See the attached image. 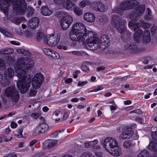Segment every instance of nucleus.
Listing matches in <instances>:
<instances>
[{
  "instance_id": "obj_1",
  "label": "nucleus",
  "mask_w": 157,
  "mask_h": 157,
  "mask_svg": "<svg viewBox=\"0 0 157 157\" xmlns=\"http://www.w3.org/2000/svg\"><path fill=\"white\" fill-rule=\"evenodd\" d=\"M33 60L28 58L21 57L17 60L14 69L17 71L19 80L17 83V88L21 93H25L29 90L31 83L29 75L25 70L29 69L33 66Z\"/></svg>"
},
{
  "instance_id": "obj_2",
  "label": "nucleus",
  "mask_w": 157,
  "mask_h": 157,
  "mask_svg": "<svg viewBox=\"0 0 157 157\" xmlns=\"http://www.w3.org/2000/svg\"><path fill=\"white\" fill-rule=\"evenodd\" d=\"M139 2L136 0H126L121 2L118 7L114 8L113 10V13L120 14L121 11H124L131 9L137 6L129 14V18L132 20L128 22V25L134 31L136 30L139 26L138 22H135L133 20H136L137 18L141 15L145 11V6L144 5H138Z\"/></svg>"
},
{
  "instance_id": "obj_3",
  "label": "nucleus",
  "mask_w": 157,
  "mask_h": 157,
  "mask_svg": "<svg viewBox=\"0 0 157 157\" xmlns=\"http://www.w3.org/2000/svg\"><path fill=\"white\" fill-rule=\"evenodd\" d=\"M10 3L13 5V10L17 14H23L27 8L25 0H0V9L6 16L8 15Z\"/></svg>"
},
{
  "instance_id": "obj_4",
  "label": "nucleus",
  "mask_w": 157,
  "mask_h": 157,
  "mask_svg": "<svg viewBox=\"0 0 157 157\" xmlns=\"http://www.w3.org/2000/svg\"><path fill=\"white\" fill-rule=\"evenodd\" d=\"M109 41L108 36L103 35L100 39L96 36H93L83 41V43L89 50H95L97 49L101 44L104 45L105 47L108 46Z\"/></svg>"
},
{
  "instance_id": "obj_5",
  "label": "nucleus",
  "mask_w": 157,
  "mask_h": 157,
  "mask_svg": "<svg viewBox=\"0 0 157 157\" xmlns=\"http://www.w3.org/2000/svg\"><path fill=\"white\" fill-rule=\"evenodd\" d=\"M86 29L84 25L81 23L74 24L70 32V37L74 41H83L87 37Z\"/></svg>"
},
{
  "instance_id": "obj_6",
  "label": "nucleus",
  "mask_w": 157,
  "mask_h": 157,
  "mask_svg": "<svg viewBox=\"0 0 157 157\" xmlns=\"http://www.w3.org/2000/svg\"><path fill=\"white\" fill-rule=\"evenodd\" d=\"M103 146L107 151L114 156L118 157L121 154L117 142L114 139L106 138L104 141Z\"/></svg>"
},
{
  "instance_id": "obj_7",
  "label": "nucleus",
  "mask_w": 157,
  "mask_h": 157,
  "mask_svg": "<svg viewBox=\"0 0 157 157\" xmlns=\"http://www.w3.org/2000/svg\"><path fill=\"white\" fill-rule=\"evenodd\" d=\"M60 38V35L57 34L56 35H49V36H43L42 33L38 32L36 36V39L37 41L41 40L44 41V43L47 44L50 46H54L58 43Z\"/></svg>"
},
{
  "instance_id": "obj_8",
  "label": "nucleus",
  "mask_w": 157,
  "mask_h": 157,
  "mask_svg": "<svg viewBox=\"0 0 157 157\" xmlns=\"http://www.w3.org/2000/svg\"><path fill=\"white\" fill-rule=\"evenodd\" d=\"M127 22L117 15L114 14L112 17L111 25L120 33H123L126 29Z\"/></svg>"
},
{
  "instance_id": "obj_9",
  "label": "nucleus",
  "mask_w": 157,
  "mask_h": 157,
  "mask_svg": "<svg viewBox=\"0 0 157 157\" xmlns=\"http://www.w3.org/2000/svg\"><path fill=\"white\" fill-rule=\"evenodd\" d=\"M42 120L41 122L35 127L32 131V135L33 136H36L41 134H44L46 132L48 129V125L45 123L44 119L42 117L40 118Z\"/></svg>"
},
{
  "instance_id": "obj_10",
  "label": "nucleus",
  "mask_w": 157,
  "mask_h": 157,
  "mask_svg": "<svg viewBox=\"0 0 157 157\" xmlns=\"http://www.w3.org/2000/svg\"><path fill=\"white\" fill-rule=\"evenodd\" d=\"M6 96L10 97L13 101L17 102L19 98L18 92L15 87L11 86L7 88L5 90Z\"/></svg>"
},
{
  "instance_id": "obj_11",
  "label": "nucleus",
  "mask_w": 157,
  "mask_h": 157,
  "mask_svg": "<svg viewBox=\"0 0 157 157\" xmlns=\"http://www.w3.org/2000/svg\"><path fill=\"white\" fill-rule=\"evenodd\" d=\"M44 79V75L41 73H37L33 79L32 85L34 89H38L40 87Z\"/></svg>"
},
{
  "instance_id": "obj_12",
  "label": "nucleus",
  "mask_w": 157,
  "mask_h": 157,
  "mask_svg": "<svg viewBox=\"0 0 157 157\" xmlns=\"http://www.w3.org/2000/svg\"><path fill=\"white\" fill-rule=\"evenodd\" d=\"M124 49L132 53H136L138 51V45L134 42H131L130 41H128L124 45Z\"/></svg>"
},
{
  "instance_id": "obj_13",
  "label": "nucleus",
  "mask_w": 157,
  "mask_h": 157,
  "mask_svg": "<svg viewBox=\"0 0 157 157\" xmlns=\"http://www.w3.org/2000/svg\"><path fill=\"white\" fill-rule=\"evenodd\" d=\"M91 6L96 11L104 12L107 9L106 6L100 2L96 1L91 3Z\"/></svg>"
},
{
  "instance_id": "obj_14",
  "label": "nucleus",
  "mask_w": 157,
  "mask_h": 157,
  "mask_svg": "<svg viewBox=\"0 0 157 157\" xmlns=\"http://www.w3.org/2000/svg\"><path fill=\"white\" fill-rule=\"evenodd\" d=\"M134 134L133 132L131 129L129 130L128 128L124 131L120 135L119 139L121 140H124L130 138Z\"/></svg>"
},
{
  "instance_id": "obj_15",
  "label": "nucleus",
  "mask_w": 157,
  "mask_h": 157,
  "mask_svg": "<svg viewBox=\"0 0 157 157\" xmlns=\"http://www.w3.org/2000/svg\"><path fill=\"white\" fill-rule=\"evenodd\" d=\"M39 20L37 17H33L27 23L28 26L31 29L35 28L38 25Z\"/></svg>"
},
{
  "instance_id": "obj_16",
  "label": "nucleus",
  "mask_w": 157,
  "mask_h": 157,
  "mask_svg": "<svg viewBox=\"0 0 157 157\" xmlns=\"http://www.w3.org/2000/svg\"><path fill=\"white\" fill-rule=\"evenodd\" d=\"M71 0H63V5L64 7L67 10H71L74 7H75V4L72 2Z\"/></svg>"
},
{
  "instance_id": "obj_17",
  "label": "nucleus",
  "mask_w": 157,
  "mask_h": 157,
  "mask_svg": "<svg viewBox=\"0 0 157 157\" xmlns=\"http://www.w3.org/2000/svg\"><path fill=\"white\" fill-rule=\"evenodd\" d=\"M143 33V31L141 29H138L135 31L133 36L134 40L137 43H140Z\"/></svg>"
},
{
  "instance_id": "obj_18",
  "label": "nucleus",
  "mask_w": 157,
  "mask_h": 157,
  "mask_svg": "<svg viewBox=\"0 0 157 157\" xmlns=\"http://www.w3.org/2000/svg\"><path fill=\"white\" fill-rule=\"evenodd\" d=\"M121 38L122 40L124 42H126L128 41H130V37L131 36V33L128 30H126V29L125 30L124 32L121 33Z\"/></svg>"
},
{
  "instance_id": "obj_19",
  "label": "nucleus",
  "mask_w": 157,
  "mask_h": 157,
  "mask_svg": "<svg viewBox=\"0 0 157 157\" xmlns=\"http://www.w3.org/2000/svg\"><path fill=\"white\" fill-rule=\"evenodd\" d=\"M84 18L87 21L93 22L95 20V17L93 13H87L84 14Z\"/></svg>"
},
{
  "instance_id": "obj_20",
  "label": "nucleus",
  "mask_w": 157,
  "mask_h": 157,
  "mask_svg": "<svg viewBox=\"0 0 157 157\" xmlns=\"http://www.w3.org/2000/svg\"><path fill=\"white\" fill-rule=\"evenodd\" d=\"M41 13L45 16H50L53 13V12L50 10L47 6H44L41 8Z\"/></svg>"
},
{
  "instance_id": "obj_21",
  "label": "nucleus",
  "mask_w": 157,
  "mask_h": 157,
  "mask_svg": "<svg viewBox=\"0 0 157 157\" xmlns=\"http://www.w3.org/2000/svg\"><path fill=\"white\" fill-rule=\"evenodd\" d=\"M10 19L13 23L17 25H19L23 21H26L25 18L23 17H10Z\"/></svg>"
},
{
  "instance_id": "obj_22",
  "label": "nucleus",
  "mask_w": 157,
  "mask_h": 157,
  "mask_svg": "<svg viewBox=\"0 0 157 157\" xmlns=\"http://www.w3.org/2000/svg\"><path fill=\"white\" fill-rule=\"evenodd\" d=\"M143 41L144 42L148 43L151 40L150 33L147 30H145L143 36Z\"/></svg>"
},
{
  "instance_id": "obj_23",
  "label": "nucleus",
  "mask_w": 157,
  "mask_h": 157,
  "mask_svg": "<svg viewBox=\"0 0 157 157\" xmlns=\"http://www.w3.org/2000/svg\"><path fill=\"white\" fill-rule=\"evenodd\" d=\"M14 71L13 68H9L4 71V76L6 77L11 78L14 75Z\"/></svg>"
},
{
  "instance_id": "obj_24",
  "label": "nucleus",
  "mask_w": 157,
  "mask_h": 157,
  "mask_svg": "<svg viewBox=\"0 0 157 157\" xmlns=\"http://www.w3.org/2000/svg\"><path fill=\"white\" fill-rule=\"evenodd\" d=\"M57 143V142L56 140H49L45 142V145L47 146L49 149L56 145Z\"/></svg>"
},
{
  "instance_id": "obj_25",
  "label": "nucleus",
  "mask_w": 157,
  "mask_h": 157,
  "mask_svg": "<svg viewBox=\"0 0 157 157\" xmlns=\"http://www.w3.org/2000/svg\"><path fill=\"white\" fill-rule=\"evenodd\" d=\"M0 32L5 36L8 38H13V35L6 29L0 27Z\"/></svg>"
},
{
  "instance_id": "obj_26",
  "label": "nucleus",
  "mask_w": 157,
  "mask_h": 157,
  "mask_svg": "<svg viewBox=\"0 0 157 157\" xmlns=\"http://www.w3.org/2000/svg\"><path fill=\"white\" fill-rule=\"evenodd\" d=\"M98 143V141L94 140L93 141L84 143V145L85 147L90 148L96 144Z\"/></svg>"
},
{
  "instance_id": "obj_27",
  "label": "nucleus",
  "mask_w": 157,
  "mask_h": 157,
  "mask_svg": "<svg viewBox=\"0 0 157 157\" xmlns=\"http://www.w3.org/2000/svg\"><path fill=\"white\" fill-rule=\"evenodd\" d=\"M71 24L66 22L63 20H62L61 19L60 20V24L63 30L67 29Z\"/></svg>"
},
{
  "instance_id": "obj_28",
  "label": "nucleus",
  "mask_w": 157,
  "mask_h": 157,
  "mask_svg": "<svg viewBox=\"0 0 157 157\" xmlns=\"http://www.w3.org/2000/svg\"><path fill=\"white\" fill-rule=\"evenodd\" d=\"M61 19L71 24L73 21V19L72 16L69 15H67L63 17Z\"/></svg>"
},
{
  "instance_id": "obj_29",
  "label": "nucleus",
  "mask_w": 157,
  "mask_h": 157,
  "mask_svg": "<svg viewBox=\"0 0 157 157\" xmlns=\"http://www.w3.org/2000/svg\"><path fill=\"white\" fill-rule=\"evenodd\" d=\"M149 152L146 150H142L137 156V157H149Z\"/></svg>"
},
{
  "instance_id": "obj_30",
  "label": "nucleus",
  "mask_w": 157,
  "mask_h": 157,
  "mask_svg": "<svg viewBox=\"0 0 157 157\" xmlns=\"http://www.w3.org/2000/svg\"><path fill=\"white\" fill-rule=\"evenodd\" d=\"M149 152L146 150H142L137 156V157H149Z\"/></svg>"
},
{
  "instance_id": "obj_31",
  "label": "nucleus",
  "mask_w": 157,
  "mask_h": 157,
  "mask_svg": "<svg viewBox=\"0 0 157 157\" xmlns=\"http://www.w3.org/2000/svg\"><path fill=\"white\" fill-rule=\"evenodd\" d=\"M147 13L144 16V19L146 20H148L152 19L153 16L151 14V10L149 8L147 9Z\"/></svg>"
},
{
  "instance_id": "obj_32",
  "label": "nucleus",
  "mask_w": 157,
  "mask_h": 157,
  "mask_svg": "<svg viewBox=\"0 0 157 157\" xmlns=\"http://www.w3.org/2000/svg\"><path fill=\"white\" fill-rule=\"evenodd\" d=\"M139 24L140 26L144 29L149 28L151 25L150 23H147L143 20H140Z\"/></svg>"
},
{
  "instance_id": "obj_33",
  "label": "nucleus",
  "mask_w": 157,
  "mask_h": 157,
  "mask_svg": "<svg viewBox=\"0 0 157 157\" xmlns=\"http://www.w3.org/2000/svg\"><path fill=\"white\" fill-rule=\"evenodd\" d=\"M133 145L132 141L131 140H126L123 144V147L126 149L130 148Z\"/></svg>"
},
{
  "instance_id": "obj_34",
  "label": "nucleus",
  "mask_w": 157,
  "mask_h": 157,
  "mask_svg": "<svg viewBox=\"0 0 157 157\" xmlns=\"http://www.w3.org/2000/svg\"><path fill=\"white\" fill-rule=\"evenodd\" d=\"M73 11L75 14L78 16H80L82 13V10L78 7L75 6L74 7Z\"/></svg>"
},
{
  "instance_id": "obj_35",
  "label": "nucleus",
  "mask_w": 157,
  "mask_h": 157,
  "mask_svg": "<svg viewBox=\"0 0 157 157\" xmlns=\"http://www.w3.org/2000/svg\"><path fill=\"white\" fill-rule=\"evenodd\" d=\"M53 51L50 48H44L43 49V51L45 54L50 56Z\"/></svg>"
},
{
  "instance_id": "obj_36",
  "label": "nucleus",
  "mask_w": 157,
  "mask_h": 157,
  "mask_svg": "<svg viewBox=\"0 0 157 157\" xmlns=\"http://www.w3.org/2000/svg\"><path fill=\"white\" fill-rule=\"evenodd\" d=\"M91 3L87 0H83L81 1L79 4V6L82 8L84 7L87 5H90Z\"/></svg>"
},
{
  "instance_id": "obj_37",
  "label": "nucleus",
  "mask_w": 157,
  "mask_h": 157,
  "mask_svg": "<svg viewBox=\"0 0 157 157\" xmlns=\"http://www.w3.org/2000/svg\"><path fill=\"white\" fill-rule=\"evenodd\" d=\"M80 157H95L92 154L88 151H86L82 153Z\"/></svg>"
},
{
  "instance_id": "obj_38",
  "label": "nucleus",
  "mask_w": 157,
  "mask_h": 157,
  "mask_svg": "<svg viewBox=\"0 0 157 157\" xmlns=\"http://www.w3.org/2000/svg\"><path fill=\"white\" fill-rule=\"evenodd\" d=\"M98 19L99 21L101 22H105L106 21L108 20L106 15H101L99 16Z\"/></svg>"
},
{
  "instance_id": "obj_39",
  "label": "nucleus",
  "mask_w": 157,
  "mask_h": 157,
  "mask_svg": "<svg viewBox=\"0 0 157 157\" xmlns=\"http://www.w3.org/2000/svg\"><path fill=\"white\" fill-rule=\"evenodd\" d=\"M17 134H15V136L17 138H22L23 137L22 134L23 132L22 129L21 128L18 129L17 130Z\"/></svg>"
},
{
  "instance_id": "obj_40",
  "label": "nucleus",
  "mask_w": 157,
  "mask_h": 157,
  "mask_svg": "<svg viewBox=\"0 0 157 157\" xmlns=\"http://www.w3.org/2000/svg\"><path fill=\"white\" fill-rule=\"evenodd\" d=\"M72 54L78 56H82L83 54L86 55V53L85 52L78 51H72Z\"/></svg>"
},
{
  "instance_id": "obj_41",
  "label": "nucleus",
  "mask_w": 157,
  "mask_h": 157,
  "mask_svg": "<svg viewBox=\"0 0 157 157\" xmlns=\"http://www.w3.org/2000/svg\"><path fill=\"white\" fill-rule=\"evenodd\" d=\"M13 50L11 48H7L4 49L2 53L5 54H10L13 52Z\"/></svg>"
},
{
  "instance_id": "obj_42",
  "label": "nucleus",
  "mask_w": 157,
  "mask_h": 157,
  "mask_svg": "<svg viewBox=\"0 0 157 157\" xmlns=\"http://www.w3.org/2000/svg\"><path fill=\"white\" fill-rule=\"evenodd\" d=\"M51 57L54 59H58L59 58L60 56L58 53L53 50Z\"/></svg>"
},
{
  "instance_id": "obj_43",
  "label": "nucleus",
  "mask_w": 157,
  "mask_h": 157,
  "mask_svg": "<svg viewBox=\"0 0 157 157\" xmlns=\"http://www.w3.org/2000/svg\"><path fill=\"white\" fill-rule=\"evenodd\" d=\"M37 91L35 90H31L29 94V96L30 97H33L36 95Z\"/></svg>"
},
{
  "instance_id": "obj_44",
  "label": "nucleus",
  "mask_w": 157,
  "mask_h": 157,
  "mask_svg": "<svg viewBox=\"0 0 157 157\" xmlns=\"http://www.w3.org/2000/svg\"><path fill=\"white\" fill-rule=\"evenodd\" d=\"M27 10L29 12V13H28V15H32L33 13L34 12V9L32 7H31L28 6L27 9Z\"/></svg>"
},
{
  "instance_id": "obj_45",
  "label": "nucleus",
  "mask_w": 157,
  "mask_h": 157,
  "mask_svg": "<svg viewBox=\"0 0 157 157\" xmlns=\"http://www.w3.org/2000/svg\"><path fill=\"white\" fill-rule=\"evenodd\" d=\"M5 67L6 66L4 61L2 59H0V68L2 69H4Z\"/></svg>"
},
{
  "instance_id": "obj_46",
  "label": "nucleus",
  "mask_w": 157,
  "mask_h": 157,
  "mask_svg": "<svg viewBox=\"0 0 157 157\" xmlns=\"http://www.w3.org/2000/svg\"><path fill=\"white\" fill-rule=\"evenodd\" d=\"M40 114L39 113H33L31 114V116L33 118L35 119L38 118L40 116Z\"/></svg>"
},
{
  "instance_id": "obj_47",
  "label": "nucleus",
  "mask_w": 157,
  "mask_h": 157,
  "mask_svg": "<svg viewBox=\"0 0 157 157\" xmlns=\"http://www.w3.org/2000/svg\"><path fill=\"white\" fill-rule=\"evenodd\" d=\"M87 82H88L87 81L83 82L79 81L78 82L77 86H82L87 84Z\"/></svg>"
},
{
  "instance_id": "obj_48",
  "label": "nucleus",
  "mask_w": 157,
  "mask_h": 157,
  "mask_svg": "<svg viewBox=\"0 0 157 157\" xmlns=\"http://www.w3.org/2000/svg\"><path fill=\"white\" fill-rule=\"evenodd\" d=\"M132 119L136 121L140 122L141 123H142V119L141 117H132Z\"/></svg>"
},
{
  "instance_id": "obj_49",
  "label": "nucleus",
  "mask_w": 157,
  "mask_h": 157,
  "mask_svg": "<svg viewBox=\"0 0 157 157\" xmlns=\"http://www.w3.org/2000/svg\"><path fill=\"white\" fill-rule=\"evenodd\" d=\"M81 69L84 71L88 72L89 71V67L85 65H83L81 66Z\"/></svg>"
},
{
  "instance_id": "obj_50",
  "label": "nucleus",
  "mask_w": 157,
  "mask_h": 157,
  "mask_svg": "<svg viewBox=\"0 0 157 157\" xmlns=\"http://www.w3.org/2000/svg\"><path fill=\"white\" fill-rule=\"evenodd\" d=\"M157 27L155 26H153L151 29V32L153 34H154L156 33Z\"/></svg>"
},
{
  "instance_id": "obj_51",
  "label": "nucleus",
  "mask_w": 157,
  "mask_h": 157,
  "mask_svg": "<svg viewBox=\"0 0 157 157\" xmlns=\"http://www.w3.org/2000/svg\"><path fill=\"white\" fill-rule=\"evenodd\" d=\"M57 48L59 49L63 50H66L68 48L67 47L63 45H59L57 46Z\"/></svg>"
},
{
  "instance_id": "obj_52",
  "label": "nucleus",
  "mask_w": 157,
  "mask_h": 157,
  "mask_svg": "<svg viewBox=\"0 0 157 157\" xmlns=\"http://www.w3.org/2000/svg\"><path fill=\"white\" fill-rule=\"evenodd\" d=\"M80 73V71L79 70H76L75 71V73L73 75L74 78H77L78 75Z\"/></svg>"
},
{
  "instance_id": "obj_53",
  "label": "nucleus",
  "mask_w": 157,
  "mask_h": 157,
  "mask_svg": "<svg viewBox=\"0 0 157 157\" xmlns=\"http://www.w3.org/2000/svg\"><path fill=\"white\" fill-rule=\"evenodd\" d=\"M17 124L16 123L13 122H12L11 123L10 126L12 128H15L17 127Z\"/></svg>"
},
{
  "instance_id": "obj_54",
  "label": "nucleus",
  "mask_w": 157,
  "mask_h": 157,
  "mask_svg": "<svg viewBox=\"0 0 157 157\" xmlns=\"http://www.w3.org/2000/svg\"><path fill=\"white\" fill-rule=\"evenodd\" d=\"M54 3L57 5H60L62 2L63 3V0H54Z\"/></svg>"
},
{
  "instance_id": "obj_55",
  "label": "nucleus",
  "mask_w": 157,
  "mask_h": 157,
  "mask_svg": "<svg viewBox=\"0 0 157 157\" xmlns=\"http://www.w3.org/2000/svg\"><path fill=\"white\" fill-rule=\"evenodd\" d=\"M59 133L58 130H57L51 134V136L56 137L58 135Z\"/></svg>"
},
{
  "instance_id": "obj_56",
  "label": "nucleus",
  "mask_w": 157,
  "mask_h": 157,
  "mask_svg": "<svg viewBox=\"0 0 157 157\" xmlns=\"http://www.w3.org/2000/svg\"><path fill=\"white\" fill-rule=\"evenodd\" d=\"M134 113L138 114H141L142 113V111L140 109L134 110Z\"/></svg>"
},
{
  "instance_id": "obj_57",
  "label": "nucleus",
  "mask_w": 157,
  "mask_h": 157,
  "mask_svg": "<svg viewBox=\"0 0 157 157\" xmlns=\"http://www.w3.org/2000/svg\"><path fill=\"white\" fill-rule=\"evenodd\" d=\"M136 127V124H133L128 126V127L127 128H128V129L129 128H130L131 129H134V128H135Z\"/></svg>"
},
{
  "instance_id": "obj_58",
  "label": "nucleus",
  "mask_w": 157,
  "mask_h": 157,
  "mask_svg": "<svg viewBox=\"0 0 157 157\" xmlns=\"http://www.w3.org/2000/svg\"><path fill=\"white\" fill-rule=\"evenodd\" d=\"M10 43L11 44L15 45H19L20 44L19 42L15 41H11L10 42Z\"/></svg>"
},
{
  "instance_id": "obj_59",
  "label": "nucleus",
  "mask_w": 157,
  "mask_h": 157,
  "mask_svg": "<svg viewBox=\"0 0 157 157\" xmlns=\"http://www.w3.org/2000/svg\"><path fill=\"white\" fill-rule=\"evenodd\" d=\"M105 69V67L103 66H99L96 69L97 71H99L101 70H103Z\"/></svg>"
},
{
  "instance_id": "obj_60",
  "label": "nucleus",
  "mask_w": 157,
  "mask_h": 157,
  "mask_svg": "<svg viewBox=\"0 0 157 157\" xmlns=\"http://www.w3.org/2000/svg\"><path fill=\"white\" fill-rule=\"evenodd\" d=\"M73 79L71 78H68L65 81V83L66 84H69L72 82Z\"/></svg>"
},
{
  "instance_id": "obj_61",
  "label": "nucleus",
  "mask_w": 157,
  "mask_h": 157,
  "mask_svg": "<svg viewBox=\"0 0 157 157\" xmlns=\"http://www.w3.org/2000/svg\"><path fill=\"white\" fill-rule=\"evenodd\" d=\"M23 54L25 56H29L30 54V53L29 52L24 49V51L23 53Z\"/></svg>"
},
{
  "instance_id": "obj_62",
  "label": "nucleus",
  "mask_w": 157,
  "mask_h": 157,
  "mask_svg": "<svg viewBox=\"0 0 157 157\" xmlns=\"http://www.w3.org/2000/svg\"><path fill=\"white\" fill-rule=\"evenodd\" d=\"M37 140H33L31 141L29 143V146H32L36 142Z\"/></svg>"
},
{
  "instance_id": "obj_63",
  "label": "nucleus",
  "mask_w": 157,
  "mask_h": 157,
  "mask_svg": "<svg viewBox=\"0 0 157 157\" xmlns=\"http://www.w3.org/2000/svg\"><path fill=\"white\" fill-rule=\"evenodd\" d=\"M95 155L97 157H102V153L101 152H98L95 153Z\"/></svg>"
},
{
  "instance_id": "obj_64",
  "label": "nucleus",
  "mask_w": 157,
  "mask_h": 157,
  "mask_svg": "<svg viewBox=\"0 0 157 157\" xmlns=\"http://www.w3.org/2000/svg\"><path fill=\"white\" fill-rule=\"evenodd\" d=\"M43 155V153L41 152H39L35 154L33 157H40Z\"/></svg>"
}]
</instances>
